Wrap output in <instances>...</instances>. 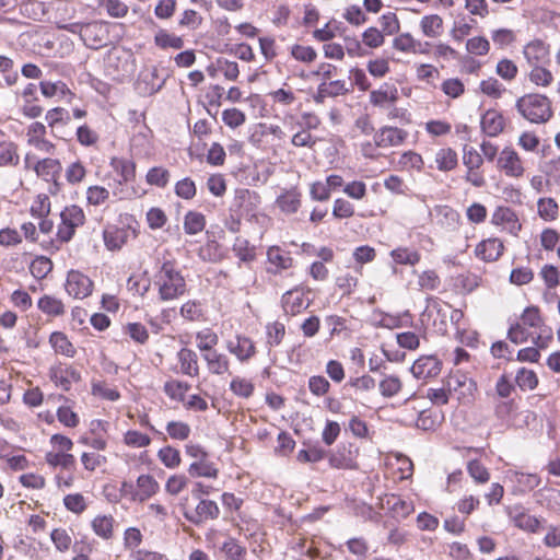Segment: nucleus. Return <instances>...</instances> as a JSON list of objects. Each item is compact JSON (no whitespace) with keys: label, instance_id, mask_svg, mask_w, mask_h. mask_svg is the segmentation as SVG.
I'll list each match as a JSON object with an SVG mask.
<instances>
[{"label":"nucleus","instance_id":"obj_1","mask_svg":"<svg viewBox=\"0 0 560 560\" xmlns=\"http://www.w3.org/2000/svg\"><path fill=\"white\" fill-rule=\"evenodd\" d=\"M155 277L161 301L175 300L186 292V280L175 268L174 261H164Z\"/></svg>","mask_w":560,"mask_h":560},{"label":"nucleus","instance_id":"obj_2","mask_svg":"<svg viewBox=\"0 0 560 560\" xmlns=\"http://www.w3.org/2000/svg\"><path fill=\"white\" fill-rule=\"evenodd\" d=\"M518 113L533 124L547 122L553 115L551 101L542 94H525L516 101Z\"/></svg>","mask_w":560,"mask_h":560},{"label":"nucleus","instance_id":"obj_3","mask_svg":"<svg viewBox=\"0 0 560 560\" xmlns=\"http://www.w3.org/2000/svg\"><path fill=\"white\" fill-rule=\"evenodd\" d=\"M60 219L57 236L60 242L67 243L73 237L77 228L84 224L85 215L81 207L71 205L61 211Z\"/></svg>","mask_w":560,"mask_h":560},{"label":"nucleus","instance_id":"obj_4","mask_svg":"<svg viewBox=\"0 0 560 560\" xmlns=\"http://www.w3.org/2000/svg\"><path fill=\"white\" fill-rule=\"evenodd\" d=\"M358 453L359 450L353 444H341L335 452L329 453V464L337 469H355Z\"/></svg>","mask_w":560,"mask_h":560},{"label":"nucleus","instance_id":"obj_5","mask_svg":"<svg viewBox=\"0 0 560 560\" xmlns=\"http://www.w3.org/2000/svg\"><path fill=\"white\" fill-rule=\"evenodd\" d=\"M66 291L74 299H84L92 293V280L80 271L71 270L68 272L65 284Z\"/></svg>","mask_w":560,"mask_h":560},{"label":"nucleus","instance_id":"obj_6","mask_svg":"<svg viewBox=\"0 0 560 560\" xmlns=\"http://www.w3.org/2000/svg\"><path fill=\"white\" fill-rule=\"evenodd\" d=\"M258 202L259 196L256 191L238 188L235 190L232 209L238 212L240 215L249 214L256 209Z\"/></svg>","mask_w":560,"mask_h":560},{"label":"nucleus","instance_id":"obj_7","mask_svg":"<svg viewBox=\"0 0 560 560\" xmlns=\"http://www.w3.org/2000/svg\"><path fill=\"white\" fill-rule=\"evenodd\" d=\"M441 361L434 355L421 357L411 366V373L417 378L435 377L441 372Z\"/></svg>","mask_w":560,"mask_h":560},{"label":"nucleus","instance_id":"obj_8","mask_svg":"<svg viewBox=\"0 0 560 560\" xmlns=\"http://www.w3.org/2000/svg\"><path fill=\"white\" fill-rule=\"evenodd\" d=\"M407 137V131L397 127L385 126L376 131L374 142L375 145L380 148L396 147L400 145Z\"/></svg>","mask_w":560,"mask_h":560},{"label":"nucleus","instance_id":"obj_9","mask_svg":"<svg viewBox=\"0 0 560 560\" xmlns=\"http://www.w3.org/2000/svg\"><path fill=\"white\" fill-rule=\"evenodd\" d=\"M498 166L504 171L508 176L518 177L524 173L518 154L511 148H504L501 151Z\"/></svg>","mask_w":560,"mask_h":560},{"label":"nucleus","instance_id":"obj_10","mask_svg":"<svg viewBox=\"0 0 560 560\" xmlns=\"http://www.w3.org/2000/svg\"><path fill=\"white\" fill-rule=\"evenodd\" d=\"M219 506L214 501L200 500L195 510L190 514L186 513V517L195 524H200L208 520L217 518L219 516Z\"/></svg>","mask_w":560,"mask_h":560},{"label":"nucleus","instance_id":"obj_11","mask_svg":"<svg viewBox=\"0 0 560 560\" xmlns=\"http://www.w3.org/2000/svg\"><path fill=\"white\" fill-rule=\"evenodd\" d=\"M503 249L502 242L497 238H489L477 245L475 254L485 261H495L503 254Z\"/></svg>","mask_w":560,"mask_h":560},{"label":"nucleus","instance_id":"obj_12","mask_svg":"<svg viewBox=\"0 0 560 560\" xmlns=\"http://www.w3.org/2000/svg\"><path fill=\"white\" fill-rule=\"evenodd\" d=\"M523 54L529 65L538 66L547 60L549 49L542 40L535 39L524 47Z\"/></svg>","mask_w":560,"mask_h":560},{"label":"nucleus","instance_id":"obj_13","mask_svg":"<svg viewBox=\"0 0 560 560\" xmlns=\"http://www.w3.org/2000/svg\"><path fill=\"white\" fill-rule=\"evenodd\" d=\"M481 129L489 137H495L503 131L504 118L494 109L487 110L481 117Z\"/></svg>","mask_w":560,"mask_h":560},{"label":"nucleus","instance_id":"obj_14","mask_svg":"<svg viewBox=\"0 0 560 560\" xmlns=\"http://www.w3.org/2000/svg\"><path fill=\"white\" fill-rule=\"evenodd\" d=\"M228 349L241 361L250 359L256 352L254 342L250 338L245 336H237L236 343L229 341Z\"/></svg>","mask_w":560,"mask_h":560},{"label":"nucleus","instance_id":"obj_15","mask_svg":"<svg viewBox=\"0 0 560 560\" xmlns=\"http://www.w3.org/2000/svg\"><path fill=\"white\" fill-rule=\"evenodd\" d=\"M492 221L495 224H506L510 232L514 234H516L522 228L517 215L509 207H499L493 213Z\"/></svg>","mask_w":560,"mask_h":560},{"label":"nucleus","instance_id":"obj_16","mask_svg":"<svg viewBox=\"0 0 560 560\" xmlns=\"http://www.w3.org/2000/svg\"><path fill=\"white\" fill-rule=\"evenodd\" d=\"M276 203L282 212L295 213L301 207V192L296 188L285 190L277 198Z\"/></svg>","mask_w":560,"mask_h":560},{"label":"nucleus","instance_id":"obj_17","mask_svg":"<svg viewBox=\"0 0 560 560\" xmlns=\"http://www.w3.org/2000/svg\"><path fill=\"white\" fill-rule=\"evenodd\" d=\"M510 515L513 518L515 525L522 529L534 533L540 526L539 520L526 513L522 506H515L510 512Z\"/></svg>","mask_w":560,"mask_h":560},{"label":"nucleus","instance_id":"obj_18","mask_svg":"<svg viewBox=\"0 0 560 560\" xmlns=\"http://www.w3.org/2000/svg\"><path fill=\"white\" fill-rule=\"evenodd\" d=\"M33 170L37 176L48 180V178H55L57 175H59L62 167L59 160L47 158L37 161L33 166Z\"/></svg>","mask_w":560,"mask_h":560},{"label":"nucleus","instance_id":"obj_19","mask_svg":"<svg viewBox=\"0 0 560 560\" xmlns=\"http://www.w3.org/2000/svg\"><path fill=\"white\" fill-rule=\"evenodd\" d=\"M207 361L208 369L212 374L221 375L229 372L230 363L225 354L215 351H210L203 354Z\"/></svg>","mask_w":560,"mask_h":560},{"label":"nucleus","instance_id":"obj_20","mask_svg":"<svg viewBox=\"0 0 560 560\" xmlns=\"http://www.w3.org/2000/svg\"><path fill=\"white\" fill-rule=\"evenodd\" d=\"M103 237L107 249L118 250L126 244L128 232L124 229L110 228L104 231Z\"/></svg>","mask_w":560,"mask_h":560},{"label":"nucleus","instance_id":"obj_21","mask_svg":"<svg viewBox=\"0 0 560 560\" xmlns=\"http://www.w3.org/2000/svg\"><path fill=\"white\" fill-rule=\"evenodd\" d=\"M398 100L397 88L385 84L378 90L370 93V102L374 106H383L385 103H395Z\"/></svg>","mask_w":560,"mask_h":560},{"label":"nucleus","instance_id":"obj_22","mask_svg":"<svg viewBox=\"0 0 560 560\" xmlns=\"http://www.w3.org/2000/svg\"><path fill=\"white\" fill-rule=\"evenodd\" d=\"M178 361L182 372L186 375L197 376L199 373L197 354L188 348H183L178 352Z\"/></svg>","mask_w":560,"mask_h":560},{"label":"nucleus","instance_id":"obj_23","mask_svg":"<svg viewBox=\"0 0 560 560\" xmlns=\"http://www.w3.org/2000/svg\"><path fill=\"white\" fill-rule=\"evenodd\" d=\"M139 491L135 494V499L145 501L151 498L159 489L155 479L150 475H141L137 479Z\"/></svg>","mask_w":560,"mask_h":560},{"label":"nucleus","instance_id":"obj_24","mask_svg":"<svg viewBox=\"0 0 560 560\" xmlns=\"http://www.w3.org/2000/svg\"><path fill=\"white\" fill-rule=\"evenodd\" d=\"M188 472L192 477L217 478L219 470L208 457H203L191 463Z\"/></svg>","mask_w":560,"mask_h":560},{"label":"nucleus","instance_id":"obj_25","mask_svg":"<svg viewBox=\"0 0 560 560\" xmlns=\"http://www.w3.org/2000/svg\"><path fill=\"white\" fill-rule=\"evenodd\" d=\"M435 163L439 171H452L457 166V153L451 148H442L435 153Z\"/></svg>","mask_w":560,"mask_h":560},{"label":"nucleus","instance_id":"obj_26","mask_svg":"<svg viewBox=\"0 0 560 560\" xmlns=\"http://www.w3.org/2000/svg\"><path fill=\"white\" fill-rule=\"evenodd\" d=\"M49 342L57 353L72 358L75 354L73 345L61 331H54L49 337Z\"/></svg>","mask_w":560,"mask_h":560},{"label":"nucleus","instance_id":"obj_27","mask_svg":"<svg viewBox=\"0 0 560 560\" xmlns=\"http://www.w3.org/2000/svg\"><path fill=\"white\" fill-rule=\"evenodd\" d=\"M19 161L20 156L18 154L16 144L12 141H0V165L16 166L19 164Z\"/></svg>","mask_w":560,"mask_h":560},{"label":"nucleus","instance_id":"obj_28","mask_svg":"<svg viewBox=\"0 0 560 560\" xmlns=\"http://www.w3.org/2000/svg\"><path fill=\"white\" fill-rule=\"evenodd\" d=\"M206 226V218L197 211H188L184 218V231L186 234L194 235L201 232Z\"/></svg>","mask_w":560,"mask_h":560},{"label":"nucleus","instance_id":"obj_29","mask_svg":"<svg viewBox=\"0 0 560 560\" xmlns=\"http://www.w3.org/2000/svg\"><path fill=\"white\" fill-rule=\"evenodd\" d=\"M154 43L162 49L174 48L182 49L184 47V39L174 34H170L165 30H160L154 36Z\"/></svg>","mask_w":560,"mask_h":560},{"label":"nucleus","instance_id":"obj_30","mask_svg":"<svg viewBox=\"0 0 560 560\" xmlns=\"http://www.w3.org/2000/svg\"><path fill=\"white\" fill-rule=\"evenodd\" d=\"M393 46L395 49L404 52H425L424 49H420L421 43L416 40L409 33L397 36L393 42Z\"/></svg>","mask_w":560,"mask_h":560},{"label":"nucleus","instance_id":"obj_31","mask_svg":"<svg viewBox=\"0 0 560 560\" xmlns=\"http://www.w3.org/2000/svg\"><path fill=\"white\" fill-rule=\"evenodd\" d=\"M113 516L98 515L92 522V528L96 535L104 539H109L113 535Z\"/></svg>","mask_w":560,"mask_h":560},{"label":"nucleus","instance_id":"obj_32","mask_svg":"<svg viewBox=\"0 0 560 560\" xmlns=\"http://www.w3.org/2000/svg\"><path fill=\"white\" fill-rule=\"evenodd\" d=\"M112 165L119 172V184L128 183L136 177V164L129 160L113 159Z\"/></svg>","mask_w":560,"mask_h":560},{"label":"nucleus","instance_id":"obj_33","mask_svg":"<svg viewBox=\"0 0 560 560\" xmlns=\"http://www.w3.org/2000/svg\"><path fill=\"white\" fill-rule=\"evenodd\" d=\"M38 308L45 314L51 316H60L65 313V306L62 302L50 295H44L39 299Z\"/></svg>","mask_w":560,"mask_h":560},{"label":"nucleus","instance_id":"obj_34","mask_svg":"<svg viewBox=\"0 0 560 560\" xmlns=\"http://www.w3.org/2000/svg\"><path fill=\"white\" fill-rule=\"evenodd\" d=\"M189 388H190L189 384H187L185 382L176 381V380L167 381L163 387L164 393L170 398L178 400V401H184L185 394L189 390Z\"/></svg>","mask_w":560,"mask_h":560},{"label":"nucleus","instance_id":"obj_35","mask_svg":"<svg viewBox=\"0 0 560 560\" xmlns=\"http://www.w3.org/2000/svg\"><path fill=\"white\" fill-rule=\"evenodd\" d=\"M52 270V262L48 257L38 256L30 265V271L36 279H44Z\"/></svg>","mask_w":560,"mask_h":560},{"label":"nucleus","instance_id":"obj_36","mask_svg":"<svg viewBox=\"0 0 560 560\" xmlns=\"http://www.w3.org/2000/svg\"><path fill=\"white\" fill-rule=\"evenodd\" d=\"M447 386L450 387V389L454 388L455 390L457 388L463 387L465 388V392H463V394L467 393L469 395H471L477 388L476 382L465 374L452 375L447 381Z\"/></svg>","mask_w":560,"mask_h":560},{"label":"nucleus","instance_id":"obj_37","mask_svg":"<svg viewBox=\"0 0 560 560\" xmlns=\"http://www.w3.org/2000/svg\"><path fill=\"white\" fill-rule=\"evenodd\" d=\"M392 258L396 264L415 266L420 260V255L416 250L408 248H396L390 253Z\"/></svg>","mask_w":560,"mask_h":560},{"label":"nucleus","instance_id":"obj_38","mask_svg":"<svg viewBox=\"0 0 560 560\" xmlns=\"http://www.w3.org/2000/svg\"><path fill=\"white\" fill-rule=\"evenodd\" d=\"M232 249L241 261L248 262L255 258V248L245 238L236 237Z\"/></svg>","mask_w":560,"mask_h":560},{"label":"nucleus","instance_id":"obj_39","mask_svg":"<svg viewBox=\"0 0 560 560\" xmlns=\"http://www.w3.org/2000/svg\"><path fill=\"white\" fill-rule=\"evenodd\" d=\"M515 382L522 390L534 389L538 385V378L535 372L525 368L517 371Z\"/></svg>","mask_w":560,"mask_h":560},{"label":"nucleus","instance_id":"obj_40","mask_svg":"<svg viewBox=\"0 0 560 560\" xmlns=\"http://www.w3.org/2000/svg\"><path fill=\"white\" fill-rule=\"evenodd\" d=\"M46 462L56 467L61 466L65 469H71L75 465V458L72 454L69 453H47Z\"/></svg>","mask_w":560,"mask_h":560},{"label":"nucleus","instance_id":"obj_41","mask_svg":"<svg viewBox=\"0 0 560 560\" xmlns=\"http://www.w3.org/2000/svg\"><path fill=\"white\" fill-rule=\"evenodd\" d=\"M97 2L112 18H124L128 13V7L120 0H97Z\"/></svg>","mask_w":560,"mask_h":560},{"label":"nucleus","instance_id":"obj_42","mask_svg":"<svg viewBox=\"0 0 560 560\" xmlns=\"http://www.w3.org/2000/svg\"><path fill=\"white\" fill-rule=\"evenodd\" d=\"M443 21L436 15H427L421 20V30L428 37H436L439 35V30L442 28Z\"/></svg>","mask_w":560,"mask_h":560},{"label":"nucleus","instance_id":"obj_43","mask_svg":"<svg viewBox=\"0 0 560 560\" xmlns=\"http://www.w3.org/2000/svg\"><path fill=\"white\" fill-rule=\"evenodd\" d=\"M267 330V343L270 347H275L281 343L284 335H285V327L282 323L273 322L269 323L266 326Z\"/></svg>","mask_w":560,"mask_h":560},{"label":"nucleus","instance_id":"obj_44","mask_svg":"<svg viewBox=\"0 0 560 560\" xmlns=\"http://www.w3.org/2000/svg\"><path fill=\"white\" fill-rule=\"evenodd\" d=\"M230 389L242 398H249L254 393V384L238 376L234 377L230 384Z\"/></svg>","mask_w":560,"mask_h":560},{"label":"nucleus","instance_id":"obj_45","mask_svg":"<svg viewBox=\"0 0 560 560\" xmlns=\"http://www.w3.org/2000/svg\"><path fill=\"white\" fill-rule=\"evenodd\" d=\"M170 176V172L166 168L156 166L149 170L147 174V182L150 185L164 188L168 184Z\"/></svg>","mask_w":560,"mask_h":560},{"label":"nucleus","instance_id":"obj_46","mask_svg":"<svg viewBox=\"0 0 560 560\" xmlns=\"http://www.w3.org/2000/svg\"><path fill=\"white\" fill-rule=\"evenodd\" d=\"M282 306L285 313L292 315L300 313L303 306V298L301 295H294L292 291H288L282 295Z\"/></svg>","mask_w":560,"mask_h":560},{"label":"nucleus","instance_id":"obj_47","mask_svg":"<svg viewBox=\"0 0 560 560\" xmlns=\"http://www.w3.org/2000/svg\"><path fill=\"white\" fill-rule=\"evenodd\" d=\"M552 73L546 68L538 66H533V69L529 73V80L536 85L547 86L552 82Z\"/></svg>","mask_w":560,"mask_h":560},{"label":"nucleus","instance_id":"obj_48","mask_svg":"<svg viewBox=\"0 0 560 560\" xmlns=\"http://www.w3.org/2000/svg\"><path fill=\"white\" fill-rule=\"evenodd\" d=\"M159 458L167 468H175L180 464L179 452L172 446L161 448L159 451Z\"/></svg>","mask_w":560,"mask_h":560},{"label":"nucleus","instance_id":"obj_49","mask_svg":"<svg viewBox=\"0 0 560 560\" xmlns=\"http://www.w3.org/2000/svg\"><path fill=\"white\" fill-rule=\"evenodd\" d=\"M354 214L353 205L342 198H338L334 202L332 215L336 219H349Z\"/></svg>","mask_w":560,"mask_h":560},{"label":"nucleus","instance_id":"obj_50","mask_svg":"<svg viewBox=\"0 0 560 560\" xmlns=\"http://www.w3.org/2000/svg\"><path fill=\"white\" fill-rule=\"evenodd\" d=\"M166 431L172 439L184 441L190 434V427L185 422L171 421L166 425Z\"/></svg>","mask_w":560,"mask_h":560},{"label":"nucleus","instance_id":"obj_51","mask_svg":"<svg viewBox=\"0 0 560 560\" xmlns=\"http://www.w3.org/2000/svg\"><path fill=\"white\" fill-rule=\"evenodd\" d=\"M538 213L545 220H553L558 214V203L552 198H542L538 201Z\"/></svg>","mask_w":560,"mask_h":560},{"label":"nucleus","instance_id":"obj_52","mask_svg":"<svg viewBox=\"0 0 560 560\" xmlns=\"http://www.w3.org/2000/svg\"><path fill=\"white\" fill-rule=\"evenodd\" d=\"M197 340L199 341L198 348L200 350L210 352V351H214L212 348H213V346H215L218 343L219 338H218L217 334H214L210 329H206V330L199 331L197 334Z\"/></svg>","mask_w":560,"mask_h":560},{"label":"nucleus","instance_id":"obj_53","mask_svg":"<svg viewBox=\"0 0 560 560\" xmlns=\"http://www.w3.org/2000/svg\"><path fill=\"white\" fill-rule=\"evenodd\" d=\"M70 120L69 112L62 107H55L47 112L46 121L49 127L54 128L58 124H68Z\"/></svg>","mask_w":560,"mask_h":560},{"label":"nucleus","instance_id":"obj_54","mask_svg":"<svg viewBox=\"0 0 560 560\" xmlns=\"http://www.w3.org/2000/svg\"><path fill=\"white\" fill-rule=\"evenodd\" d=\"M401 389V382L397 376H387L380 383V390L384 397H393Z\"/></svg>","mask_w":560,"mask_h":560},{"label":"nucleus","instance_id":"obj_55","mask_svg":"<svg viewBox=\"0 0 560 560\" xmlns=\"http://www.w3.org/2000/svg\"><path fill=\"white\" fill-rule=\"evenodd\" d=\"M245 114L237 108L225 109L222 113V120L231 128H237L245 122Z\"/></svg>","mask_w":560,"mask_h":560},{"label":"nucleus","instance_id":"obj_56","mask_svg":"<svg viewBox=\"0 0 560 560\" xmlns=\"http://www.w3.org/2000/svg\"><path fill=\"white\" fill-rule=\"evenodd\" d=\"M109 197V191L102 186H91L88 188L86 198L90 205L100 206Z\"/></svg>","mask_w":560,"mask_h":560},{"label":"nucleus","instance_id":"obj_57","mask_svg":"<svg viewBox=\"0 0 560 560\" xmlns=\"http://www.w3.org/2000/svg\"><path fill=\"white\" fill-rule=\"evenodd\" d=\"M218 69L223 73L225 79L235 81L238 78V65L235 61H230L225 58H218Z\"/></svg>","mask_w":560,"mask_h":560},{"label":"nucleus","instance_id":"obj_58","mask_svg":"<svg viewBox=\"0 0 560 560\" xmlns=\"http://www.w3.org/2000/svg\"><path fill=\"white\" fill-rule=\"evenodd\" d=\"M175 192L183 199H192L196 196V185L194 180L186 177L175 185Z\"/></svg>","mask_w":560,"mask_h":560},{"label":"nucleus","instance_id":"obj_59","mask_svg":"<svg viewBox=\"0 0 560 560\" xmlns=\"http://www.w3.org/2000/svg\"><path fill=\"white\" fill-rule=\"evenodd\" d=\"M326 452L319 447H311L308 450H301L298 453L296 459L300 463H317L325 458Z\"/></svg>","mask_w":560,"mask_h":560},{"label":"nucleus","instance_id":"obj_60","mask_svg":"<svg viewBox=\"0 0 560 560\" xmlns=\"http://www.w3.org/2000/svg\"><path fill=\"white\" fill-rule=\"evenodd\" d=\"M467 470L477 482L485 483L489 480L487 468L477 459L468 463Z\"/></svg>","mask_w":560,"mask_h":560},{"label":"nucleus","instance_id":"obj_61","mask_svg":"<svg viewBox=\"0 0 560 560\" xmlns=\"http://www.w3.org/2000/svg\"><path fill=\"white\" fill-rule=\"evenodd\" d=\"M77 139L84 147L94 145L98 140V135L88 125L80 126L77 129Z\"/></svg>","mask_w":560,"mask_h":560},{"label":"nucleus","instance_id":"obj_62","mask_svg":"<svg viewBox=\"0 0 560 560\" xmlns=\"http://www.w3.org/2000/svg\"><path fill=\"white\" fill-rule=\"evenodd\" d=\"M521 319L524 325L529 327H540L542 325V318L537 306L526 307L521 316Z\"/></svg>","mask_w":560,"mask_h":560},{"label":"nucleus","instance_id":"obj_63","mask_svg":"<svg viewBox=\"0 0 560 560\" xmlns=\"http://www.w3.org/2000/svg\"><path fill=\"white\" fill-rule=\"evenodd\" d=\"M63 503L67 510L77 514L82 513L86 509L85 500L80 493L66 495Z\"/></svg>","mask_w":560,"mask_h":560},{"label":"nucleus","instance_id":"obj_64","mask_svg":"<svg viewBox=\"0 0 560 560\" xmlns=\"http://www.w3.org/2000/svg\"><path fill=\"white\" fill-rule=\"evenodd\" d=\"M291 55L299 61L312 62L316 59L317 54L314 48L310 46L294 45L291 49Z\"/></svg>","mask_w":560,"mask_h":560}]
</instances>
